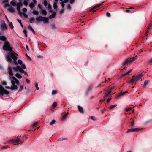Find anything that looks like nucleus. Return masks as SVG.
Wrapping results in <instances>:
<instances>
[{"instance_id":"19","label":"nucleus","mask_w":152,"mask_h":152,"mask_svg":"<svg viewBox=\"0 0 152 152\" xmlns=\"http://www.w3.org/2000/svg\"><path fill=\"white\" fill-rule=\"evenodd\" d=\"M35 21V18H31L29 19V22L31 23H34Z\"/></svg>"},{"instance_id":"15","label":"nucleus","mask_w":152,"mask_h":152,"mask_svg":"<svg viewBox=\"0 0 152 152\" xmlns=\"http://www.w3.org/2000/svg\"><path fill=\"white\" fill-rule=\"evenodd\" d=\"M151 25L150 24L148 26V29L147 30L146 32L145 33V35L146 36L148 35L149 30H150L151 29Z\"/></svg>"},{"instance_id":"60","label":"nucleus","mask_w":152,"mask_h":152,"mask_svg":"<svg viewBox=\"0 0 152 152\" xmlns=\"http://www.w3.org/2000/svg\"><path fill=\"white\" fill-rule=\"evenodd\" d=\"M132 69H130L128 72H126V74H127L128 75L129 73L131 72L132 71Z\"/></svg>"},{"instance_id":"20","label":"nucleus","mask_w":152,"mask_h":152,"mask_svg":"<svg viewBox=\"0 0 152 152\" xmlns=\"http://www.w3.org/2000/svg\"><path fill=\"white\" fill-rule=\"evenodd\" d=\"M41 12L42 15H46L47 14V12L43 8L41 10Z\"/></svg>"},{"instance_id":"33","label":"nucleus","mask_w":152,"mask_h":152,"mask_svg":"<svg viewBox=\"0 0 152 152\" xmlns=\"http://www.w3.org/2000/svg\"><path fill=\"white\" fill-rule=\"evenodd\" d=\"M65 2H66V1H64L61 2L60 4L62 8H63L64 7L65 5L64 3Z\"/></svg>"},{"instance_id":"50","label":"nucleus","mask_w":152,"mask_h":152,"mask_svg":"<svg viewBox=\"0 0 152 152\" xmlns=\"http://www.w3.org/2000/svg\"><path fill=\"white\" fill-rule=\"evenodd\" d=\"M65 140V138H60L58 139V141L64 140Z\"/></svg>"},{"instance_id":"45","label":"nucleus","mask_w":152,"mask_h":152,"mask_svg":"<svg viewBox=\"0 0 152 152\" xmlns=\"http://www.w3.org/2000/svg\"><path fill=\"white\" fill-rule=\"evenodd\" d=\"M132 109V108L131 107H129L128 108H126V110L127 112H128L130 111Z\"/></svg>"},{"instance_id":"42","label":"nucleus","mask_w":152,"mask_h":152,"mask_svg":"<svg viewBox=\"0 0 152 152\" xmlns=\"http://www.w3.org/2000/svg\"><path fill=\"white\" fill-rule=\"evenodd\" d=\"M23 88V87L22 86H20V88L18 90V91H20Z\"/></svg>"},{"instance_id":"56","label":"nucleus","mask_w":152,"mask_h":152,"mask_svg":"<svg viewBox=\"0 0 152 152\" xmlns=\"http://www.w3.org/2000/svg\"><path fill=\"white\" fill-rule=\"evenodd\" d=\"M8 148V146H3L2 148V149H7Z\"/></svg>"},{"instance_id":"12","label":"nucleus","mask_w":152,"mask_h":152,"mask_svg":"<svg viewBox=\"0 0 152 152\" xmlns=\"http://www.w3.org/2000/svg\"><path fill=\"white\" fill-rule=\"evenodd\" d=\"M111 91L110 90H108L105 93L104 97H107L108 95L111 94Z\"/></svg>"},{"instance_id":"64","label":"nucleus","mask_w":152,"mask_h":152,"mask_svg":"<svg viewBox=\"0 0 152 152\" xmlns=\"http://www.w3.org/2000/svg\"><path fill=\"white\" fill-rule=\"evenodd\" d=\"M33 1L34 2V4H36L37 3V1L36 0H33Z\"/></svg>"},{"instance_id":"31","label":"nucleus","mask_w":152,"mask_h":152,"mask_svg":"<svg viewBox=\"0 0 152 152\" xmlns=\"http://www.w3.org/2000/svg\"><path fill=\"white\" fill-rule=\"evenodd\" d=\"M10 4L13 6H16L17 3L14 1H11L10 2Z\"/></svg>"},{"instance_id":"4","label":"nucleus","mask_w":152,"mask_h":152,"mask_svg":"<svg viewBox=\"0 0 152 152\" xmlns=\"http://www.w3.org/2000/svg\"><path fill=\"white\" fill-rule=\"evenodd\" d=\"M36 20L38 22L43 21L44 23L48 24L49 23L48 19V18L39 16L36 18Z\"/></svg>"},{"instance_id":"39","label":"nucleus","mask_w":152,"mask_h":152,"mask_svg":"<svg viewBox=\"0 0 152 152\" xmlns=\"http://www.w3.org/2000/svg\"><path fill=\"white\" fill-rule=\"evenodd\" d=\"M22 69H25L26 68V66L25 64H21V67Z\"/></svg>"},{"instance_id":"57","label":"nucleus","mask_w":152,"mask_h":152,"mask_svg":"<svg viewBox=\"0 0 152 152\" xmlns=\"http://www.w3.org/2000/svg\"><path fill=\"white\" fill-rule=\"evenodd\" d=\"M26 81L27 82V83H28V84H29L30 83V80L28 79H26Z\"/></svg>"},{"instance_id":"48","label":"nucleus","mask_w":152,"mask_h":152,"mask_svg":"<svg viewBox=\"0 0 152 152\" xmlns=\"http://www.w3.org/2000/svg\"><path fill=\"white\" fill-rule=\"evenodd\" d=\"M38 124V123L37 122H35L33 124V126L34 127H35Z\"/></svg>"},{"instance_id":"63","label":"nucleus","mask_w":152,"mask_h":152,"mask_svg":"<svg viewBox=\"0 0 152 152\" xmlns=\"http://www.w3.org/2000/svg\"><path fill=\"white\" fill-rule=\"evenodd\" d=\"M26 56L28 58H29L30 60H31V58L27 54H26Z\"/></svg>"},{"instance_id":"37","label":"nucleus","mask_w":152,"mask_h":152,"mask_svg":"<svg viewBox=\"0 0 152 152\" xmlns=\"http://www.w3.org/2000/svg\"><path fill=\"white\" fill-rule=\"evenodd\" d=\"M56 122V121L55 120H53L52 121L50 122V125H52L53 124Z\"/></svg>"},{"instance_id":"28","label":"nucleus","mask_w":152,"mask_h":152,"mask_svg":"<svg viewBox=\"0 0 152 152\" xmlns=\"http://www.w3.org/2000/svg\"><path fill=\"white\" fill-rule=\"evenodd\" d=\"M117 105L116 104H113V105H112L110 107H109V109H111L114 107H115Z\"/></svg>"},{"instance_id":"34","label":"nucleus","mask_w":152,"mask_h":152,"mask_svg":"<svg viewBox=\"0 0 152 152\" xmlns=\"http://www.w3.org/2000/svg\"><path fill=\"white\" fill-rule=\"evenodd\" d=\"M53 6V7L55 9H56L57 7V3L56 2H54Z\"/></svg>"},{"instance_id":"41","label":"nucleus","mask_w":152,"mask_h":152,"mask_svg":"<svg viewBox=\"0 0 152 152\" xmlns=\"http://www.w3.org/2000/svg\"><path fill=\"white\" fill-rule=\"evenodd\" d=\"M23 4L25 6H26L28 4V1L24 0L23 1Z\"/></svg>"},{"instance_id":"26","label":"nucleus","mask_w":152,"mask_h":152,"mask_svg":"<svg viewBox=\"0 0 152 152\" xmlns=\"http://www.w3.org/2000/svg\"><path fill=\"white\" fill-rule=\"evenodd\" d=\"M33 13L35 15H38L39 14L38 11L36 10H33Z\"/></svg>"},{"instance_id":"32","label":"nucleus","mask_w":152,"mask_h":152,"mask_svg":"<svg viewBox=\"0 0 152 152\" xmlns=\"http://www.w3.org/2000/svg\"><path fill=\"white\" fill-rule=\"evenodd\" d=\"M6 39V37L4 36H0V40H4Z\"/></svg>"},{"instance_id":"7","label":"nucleus","mask_w":152,"mask_h":152,"mask_svg":"<svg viewBox=\"0 0 152 152\" xmlns=\"http://www.w3.org/2000/svg\"><path fill=\"white\" fill-rule=\"evenodd\" d=\"M9 94V92L6 90H5L2 87H0V94L2 95H3L4 94Z\"/></svg>"},{"instance_id":"23","label":"nucleus","mask_w":152,"mask_h":152,"mask_svg":"<svg viewBox=\"0 0 152 152\" xmlns=\"http://www.w3.org/2000/svg\"><path fill=\"white\" fill-rule=\"evenodd\" d=\"M101 5H102V4H98L96 5L93 8H92L91 9V10H92L95 9L99 7L100 6H101Z\"/></svg>"},{"instance_id":"38","label":"nucleus","mask_w":152,"mask_h":152,"mask_svg":"<svg viewBox=\"0 0 152 152\" xmlns=\"http://www.w3.org/2000/svg\"><path fill=\"white\" fill-rule=\"evenodd\" d=\"M9 26L11 29H13L14 28L12 22H11L10 23L9 25Z\"/></svg>"},{"instance_id":"44","label":"nucleus","mask_w":152,"mask_h":152,"mask_svg":"<svg viewBox=\"0 0 152 152\" xmlns=\"http://www.w3.org/2000/svg\"><path fill=\"white\" fill-rule=\"evenodd\" d=\"M18 63L20 65H21L23 64L22 61L20 59L18 60Z\"/></svg>"},{"instance_id":"9","label":"nucleus","mask_w":152,"mask_h":152,"mask_svg":"<svg viewBox=\"0 0 152 152\" xmlns=\"http://www.w3.org/2000/svg\"><path fill=\"white\" fill-rule=\"evenodd\" d=\"M20 141V138H18L16 139H11L9 141H8L7 142V143H18V142Z\"/></svg>"},{"instance_id":"21","label":"nucleus","mask_w":152,"mask_h":152,"mask_svg":"<svg viewBox=\"0 0 152 152\" xmlns=\"http://www.w3.org/2000/svg\"><path fill=\"white\" fill-rule=\"evenodd\" d=\"M92 85H91L88 87L87 91V93L89 92L92 89Z\"/></svg>"},{"instance_id":"24","label":"nucleus","mask_w":152,"mask_h":152,"mask_svg":"<svg viewBox=\"0 0 152 152\" xmlns=\"http://www.w3.org/2000/svg\"><path fill=\"white\" fill-rule=\"evenodd\" d=\"M29 6L31 9H32L35 6V4L33 2H31L29 4Z\"/></svg>"},{"instance_id":"62","label":"nucleus","mask_w":152,"mask_h":152,"mask_svg":"<svg viewBox=\"0 0 152 152\" xmlns=\"http://www.w3.org/2000/svg\"><path fill=\"white\" fill-rule=\"evenodd\" d=\"M52 27L53 28H56V26L54 24H53L52 25Z\"/></svg>"},{"instance_id":"16","label":"nucleus","mask_w":152,"mask_h":152,"mask_svg":"<svg viewBox=\"0 0 152 152\" xmlns=\"http://www.w3.org/2000/svg\"><path fill=\"white\" fill-rule=\"evenodd\" d=\"M78 108L79 111L81 113H83V108L80 106H78Z\"/></svg>"},{"instance_id":"61","label":"nucleus","mask_w":152,"mask_h":152,"mask_svg":"<svg viewBox=\"0 0 152 152\" xmlns=\"http://www.w3.org/2000/svg\"><path fill=\"white\" fill-rule=\"evenodd\" d=\"M126 12H131V10H126Z\"/></svg>"},{"instance_id":"27","label":"nucleus","mask_w":152,"mask_h":152,"mask_svg":"<svg viewBox=\"0 0 152 152\" xmlns=\"http://www.w3.org/2000/svg\"><path fill=\"white\" fill-rule=\"evenodd\" d=\"M55 16V14H53L49 16V18L50 19H52L54 18Z\"/></svg>"},{"instance_id":"14","label":"nucleus","mask_w":152,"mask_h":152,"mask_svg":"<svg viewBox=\"0 0 152 152\" xmlns=\"http://www.w3.org/2000/svg\"><path fill=\"white\" fill-rule=\"evenodd\" d=\"M151 25L150 24L148 26V29L147 30L146 32L145 33V35L146 36L148 35L149 30H150L151 29Z\"/></svg>"},{"instance_id":"8","label":"nucleus","mask_w":152,"mask_h":152,"mask_svg":"<svg viewBox=\"0 0 152 152\" xmlns=\"http://www.w3.org/2000/svg\"><path fill=\"white\" fill-rule=\"evenodd\" d=\"M22 4L21 3H17V10L18 11V12L19 13V14L20 15H24V13L20 11V6H22Z\"/></svg>"},{"instance_id":"59","label":"nucleus","mask_w":152,"mask_h":152,"mask_svg":"<svg viewBox=\"0 0 152 152\" xmlns=\"http://www.w3.org/2000/svg\"><path fill=\"white\" fill-rule=\"evenodd\" d=\"M17 21L18 22V23L20 24V23H21V20H20L18 19H17Z\"/></svg>"},{"instance_id":"1","label":"nucleus","mask_w":152,"mask_h":152,"mask_svg":"<svg viewBox=\"0 0 152 152\" xmlns=\"http://www.w3.org/2000/svg\"><path fill=\"white\" fill-rule=\"evenodd\" d=\"M2 40L4 42L3 46V49L5 51H9L6 56V61L10 63L12 62V59L14 61H16L18 55L12 50V47H11L10 43L7 40L6 38L4 40Z\"/></svg>"},{"instance_id":"51","label":"nucleus","mask_w":152,"mask_h":152,"mask_svg":"<svg viewBox=\"0 0 152 152\" xmlns=\"http://www.w3.org/2000/svg\"><path fill=\"white\" fill-rule=\"evenodd\" d=\"M148 62L149 63L152 64V58L148 60Z\"/></svg>"},{"instance_id":"13","label":"nucleus","mask_w":152,"mask_h":152,"mask_svg":"<svg viewBox=\"0 0 152 152\" xmlns=\"http://www.w3.org/2000/svg\"><path fill=\"white\" fill-rule=\"evenodd\" d=\"M8 9L12 13H13L15 12V10L14 9L11 7H9Z\"/></svg>"},{"instance_id":"10","label":"nucleus","mask_w":152,"mask_h":152,"mask_svg":"<svg viewBox=\"0 0 152 152\" xmlns=\"http://www.w3.org/2000/svg\"><path fill=\"white\" fill-rule=\"evenodd\" d=\"M1 27L2 30H4L7 29L6 24H5L4 21L3 20L1 22Z\"/></svg>"},{"instance_id":"35","label":"nucleus","mask_w":152,"mask_h":152,"mask_svg":"<svg viewBox=\"0 0 152 152\" xmlns=\"http://www.w3.org/2000/svg\"><path fill=\"white\" fill-rule=\"evenodd\" d=\"M37 7L39 8L40 10H42L43 8L42 7V5L40 4H38Z\"/></svg>"},{"instance_id":"3","label":"nucleus","mask_w":152,"mask_h":152,"mask_svg":"<svg viewBox=\"0 0 152 152\" xmlns=\"http://www.w3.org/2000/svg\"><path fill=\"white\" fill-rule=\"evenodd\" d=\"M10 78L12 84V86L10 88L9 86H6L5 87L6 88L10 89L11 90L17 89L18 88L17 85H19V83L18 80L13 76H10Z\"/></svg>"},{"instance_id":"47","label":"nucleus","mask_w":152,"mask_h":152,"mask_svg":"<svg viewBox=\"0 0 152 152\" xmlns=\"http://www.w3.org/2000/svg\"><path fill=\"white\" fill-rule=\"evenodd\" d=\"M67 8L68 10H70L71 9V7L70 4H68L67 6Z\"/></svg>"},{"instance_id":"30","label":"nucleus","mask_w":152,"mask_h":152,"mask_svg":"<svg viewBox=\"0 0 152 152\" xmlns=\"http://www.w3.org/2000/svg\"><path fill=\"white\" fill-rule=\"evenodd\" d=\"M28 28L31 30V31L34 34H35V31L34 30L31 26H28Z\"/></svg>"},{"instance_id":"53","label":"nucleus","mask_w":152,"mask_h":152,"mask_svg":"<svg viewBox=\"0 0 152 152\" xmlns=\"http://www.w3.org/2000/svg\"><path fill=\"white\" fill-rule=\"evenodd\" d=\"M27 11V10L26 8H24L23 9V11L24 12H26Z\"/></svg>"},{"instance_id":"58","label":"nucleus","mask_w":152,"mask_h":152,"mask_svg":"<svg viewBox=\"0 0 152 152\" xmlns=\"http://www.w3.org/2000/svg\"><path fill=\"white\" fill-rule=\"evenodd\" d=\"M64 10L63 9L61 10L60 11V13L61 14L64 13Z\"/></svg>"},{"instance_id":"36","label":"nucleus","mask_w":152,"mask_h":152,"mask_svg":"<svg viewBox=\"0 0 152 152\" xmlns=\"http://www.w3.org/2000/svg\"><path fill=\"white\" fill-rule=\"evenodd\" d=\"M90 118L91 120L93 121H96V118L94 116H91Z\"/></svg>"},{"instance_id":"49","label":"nucleus","mask_w":152,"mask_h":152,"mask_svg":"<svg viewBox=\"0 0 152 152\" xmlns=\"http://www.w3.org/2000/svg\"><path fill=\"white\" fill-rule=\"evenodd\" d=\"M35 86H36V90H39V88L38 87V83H36Z\"/></svg>"},{"instance_id":"5","label":"nucleus","mask_w":152,"mask_h":152,"mask_svg":"<svg viewBox=\"0 0 152 152\" xmlns=\"http://www.w3.org/2000/svg\"><path fill=\"white\" fill-rule=\"evenodd\" d=\"M143 75L142 74H139L135 77L133 76L132 78L129 81L130 83L133 84L138 81L140 78L142 77Z\"/></svg>"},{"instance_id":"40","label":"nucleus","mask_w":152,"mask_h":152,"mask_svg":"<svg viewBox=\"0 0 152 152\" xmlns=\"http://www.w3.org/2000/svg\"><path fill=\"white\" fill-rule=\"evenodd\" d=\"M57 91L56 90H53L52 93V95H54L55 94H57Z\"/></svg>"},{"instance_id":"43","label":"nucleus","mask_w":152,"mask_h":152,"mask_svg":"<svg viewBox=\"0 0 152 152\" xmlns=\"http://www.w3.org/2000/svg\"><path fill=\"white\" fill-rule=\"evenodd\" d=\"M23 33L25 34V37H27V31L26 30H24L23 31Z\"/></svg>"},{"instance_id":"52","label":"nucleus","mask_w":152,"mask_h":152,"mask_svg":"<svg viewBox=\"0 0 152 152\" xmlns=\"http://www.w3.org/2000/svg\"><path fill=\"white\" fill-rule=\"evenodd\" d=\"M106 15L108 17H110V13L108 12L106 13Z\"/></svg>"},{"instance_id":"55","label":"nucleus","mask_w":152,"mask_h":152,"mask_svg":"<svg viewBox=\"0 0 152 152\" xmlns=\"http://www.w3.org/2000/svg\"><path fill=\"white\" fill-rule=\"evenodd\" d=\"M111 99H112V98H111V97H109V98L107 99V103H108V102L110 101L111 100Z\"/></svg>"},{"instance_id":"25","label":"nucleus","mask_w":152,"mask_h":152,"mask_svg":"<svg viewBox=\"0 0 152 152\" xmlns=\"http://www.w3.org/2000/svg\"><path fill=\"white\" fill-rule=\"evenodd\" d=\"M149 82V80H146L144 81L143 84L144 87H145L147 85Z\"/></svg>"},{"instance_id":"46","label":"nucleus","mask_w":152,"mask_h":152,"mask_svg":"<svg viewBox=\"0 0 152 152\" xmlns=\"http://www.w3.org/2000/svg\"><path fill=\"white\" fill-rule=\"evenodd\" d=\"M134 125V120H133L131 122L130 126L131 127H133Z\"/></svg>"},{"instance_id":"17","label":"nucleus","mask_w":152,"mask_h":152,"mask_svg":"<svg viewBox=\"0 0 152 152\" xmlns=\"http://www.w3.org/2000/svg\"><path fill=\"white\" fill-rule=\"evenodd\" d=\"M128 92V91H126L124 92H120L118 95L117 96L119 97L123 95H124V94H126V93H127Z\"/></svg>"},{"instance_id":"2","label":"nucleus","mask_w":152,"mask_h":152,"mask_svg":"<svg viewBox=\"0 0 152 152\" xmlns=\"http://www.w3.org/2000/svg\"><path fill=\"white\" fill-rule=\"evenodd\" d=\"M8 71L10 76H13L14 75H15V76L19 79L21 78L22 77L19 74V72L23 73L24 75L28 76L26 72L25 71L19 66L13 67H9L8 68Z\"/></svg>"},{"instance_id":"18","label":"nucleus","mask_w":152,"mask_h":152,"mask_svg":"<svg viewBox=\"0 0 152 152\" xmlns=\"http://www.w3.org/2000/svg\"><path fill=\"white\" fill-rule=\"evenodd\" d=\"M68 113L67 112L64 115L62 118V120H65L67 116L68 115Z\"/></svg>"},{"instance_id":"11","label":"nucleus","mask_w":152,"mask_h":152,"mask_svg":"<svg viewBox=\"0 0 152 152\" xmlns=\"http://www.w3.org/2000/svg\"><path fill=\"white\" fill-rule=\"evenodd\" d=\"M142 129H140L139 128H132L128 130L126 132V133H128L129 132H135L138 131Z\"/></svg>"},{"instance_id":"6","label":"nucleus","mask_w":152,"mask_h":152,"mask_svg":"<svg viewBox=\"0 0 152 152\" xmlns=\"http://www.w3.org/2000/svg\"><path fill=\"white\" fill-rule=\"evenodd\" d=\"M137 59L136 57H133L132 58H129L126 60V61L123 63V65L126 66L127 64H129Z\"/></svg>"},{"instance_id":"29","label":"nucleus","mask_w":152,"mask_h":152,"mask_svg":"<svg viewBox=\"0 0 152 152\" xmlns=\"http://www.w3.org/2000/svg\"><path fill=\"white\" fill-rule=\"evenodd\" d=\"M57 103L56 102H54L52 105V107L53 108H54L57 106Z\"/></svg>"},{"instance_id":"22","label":"nucleus","mask_w":152,"mask_h":152,"mask_svg":"<svg viewBox=\"0 0 152 152\" xmlns=\"http://www.w3.org/2000/svg\"><path fill=\"white\" fill-rule=\"evenodd\" d=\"M43 4L45 6H48V8H49L50 7V5L49 4L48 5V2L46 0H45L44 1Z\"/></svg>"},{"instance_id":"54","label":"nucleus","mask_w":152,"mask_h":152,"mask_svg":"<svg viewBox=\"0 0 152 152\" xmlns=\"http://www.w3.org/2000/svg\"><path fill=\"white\" fill-rule=\"evenodd\" d=\"M75 0H70V3L71 4H73L75 2Z\"/></svg>"}]
</instances>
